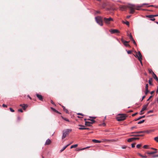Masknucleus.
Returning a JSON list of instances; mask_svg holds the SVG:
<instances>
[{"label":"nucleus","mask_w":158,"mask_h":158,"mask_svg":"<svg viewBox=\"0 0 158 158\" xmlns=\"http://www.w3.org/2000/svg\"><path fill=\"white\" fill-rule=\"evenodd\" d=\"M153 78L158 82V78L154 73H153Z\"/></svg>","instance_id":"f3484780"},{"label":"nucleus","mask_w":158,"mask_h":158,"mask_svg":"<svg viewBox=\"0 0 158 158\" xmlns=\"http://www.w3.org/2000/svg\"><path fill=\"white\" fill-rule=\"evenodd\" d=\"M148 146L147 145H145L143 146V147L144 148H147Z\"/></svg>","instance_id":"5fc2aeb1"},{"label":"nucleus","mask_w":158,"mask_h":158,"mask_svg":"<svg viewBox=\"0 0 158 158\" xmlns=\"http://www.w3.org/2000/svg\"><path fill=\"white\" fill-rule=\"evenodd\" d=\"M110 31L111 33V34H114L115 33H119V31L115 29H111L110 30Z\"/></svg>","instance_id":"6e6552de"},{"label":"nucleus","mask_w":158,"mask_h":158,"mask_svg":"<svg viewBox=\"0 0 158 158\" xmlns=\"http://www.w3.org/2000/svg\"><path fill=\"white\" fill-rule=\"evenodd\" d=\"M150 6H151V7H153V6H154V7H155L156 8H157L158 7V6H154V5H150V6H148V7H150Z\"/></svg>","instance_id":"8fccbe9b"},{"label":"nucleus","mask_w":158,"mask_h":158,"mask_svg":"<svg viewBox=\"0 0 158 158\" xmlns=\"http://www.w3.org/2000/svg\"><path fill=\"white\" fill-rule=\"evenodd\" d=\"M100 13V12L99 11H96V13H97V14H98V13Z\"/></svg>","instance_id":"338daca9"},{"label":"nucleus","mask_w":158,"mask_h":158,"mask_svg":"<svg viewBox=\"0 0 158 158\" xmlns=\"http://www.w3.org/2000/svg\"><path fill=\"white\" fill-rule=\"evenodd\" d=\"M158 157V154L156 155H154L152 156V157L154 158L156 157Z\"/></svg>","instance_id":"864d4df0"},{"label":"nucleus","mask_w":158,"mask_h":158,"mask_svg":"<svg viewBox=\"0 0 158 158\" xmlns=\"http://www.w3.org/2000/svg\"><path fill=\"white\" fill-rule=\"evenodd\" d=\"M135 132L137 133H145V131H135Z\"/></svg>","instance_id":"473e14b6"},{"label":"nucleus","mask_w":158,"mask_h":158,"mask_svg":"<svg viewBox=\"0 0 158 158\" xmlns=\"http://www.w3.org/2000/svg\"><path fill=\"white\" fill-rule=\"evenodd\" d=\"M103 19V21L106 24H109L111 21H113V19L111 17H109V18H106L104 17Z\"/></svg>","instance_id":"7ed1b4c3"},{"label":"nucleus","mask_w":158,"mask_h":158,"mask_svg":"<svg viewBox=\"0 0 158 158\" xmlns=\"http://www.w3.org/2000/svg\"><path fill=\"white\" fill-rule=\"evenodd\" d=\"M145 117V115H143V116H140L139 118H137L135 119L134 120L135 121H136L139 120L142 118H144Z\"/></svg>","instance_id":"dca6fc26"},{"label":"nucleus","mask_w":158,"mask_h":158,"mask_svg":"<svg viewBox=\"0 0 158 158\" xmlns=\"http://www.w3.org/2000/svg\"><path fill=\"white\" fill-rule=\"evenodd\" d=\"M10 111H11V112H13L15 111V110L11 108H10Z\"/></svg>","instance_id":"a19ab883"},{"label":"nucleus","mask_w":158,"mask_h":158,"mask_svg":"<svg viewBox=\"0 0 158 158\" xmlns=\"http://www.w3.org/2000/svg\"><path fill=\"white\" fill-rule=\"evenodd\" d=\"M18 111H20V112H23V110L22 109H19L18 110Z\"/></svg>","instance_id":"603ef678"},{"label":"nucleus","mask_w":158,"mask_h":158,"mask_svg":"<svg viewBox=\"0 0 158 158\" xmlns=\"http://www.w3.org/2000/svg\"><path fill=\"white\" fill-rule=\"evenodd\" d=\"M157 151H155L154 152H148L147 153V154H148L151 155V154H154L156 153H157Z\"/></svg>","instance_id":"b1692460"},{"label":"nucleus","mask_w":158,"mask_h":158,"mask_svg":"<svg viewBox=\"0 0 158 158\" xmlns=\"http://www.w3.org/2000/svg\"><path fill=\"white\" fill-rule=\"evenodd\" d=\"M17 119L18 121H19L20 120V118L19 116L18 117Z\"/></svg>","instance_id":"bf43d9fd"},{"label":"nucleus","mask_w":158,"mask_h":158,"mask_svg":"<svg viewBox=\"0 0 158 158\" xmlns=\"http://www.w3.org/2000/svg\"><path fill=\"white\" fill-rule=\"evenodd\" d=\"M141 144H138L136 145V147L138 148H140V147H141Z\"/></svg>","instance_id":"f704fd0d"},{"label":"nucleus","mask_w":158,"mask_h":158,"mask_svg":"<svg viewBox=\"0 0 158 158\" xmlns=\"http://www.w3.org/2000/svg\"><path fill=\"white\" fill-rule=\"evenodd\" d=\"M145 121L144 120H143L142 121H139L137 123L138 124H140L144 123Z\"/></svg>","instance_id":"c85d7f7f"},{"label":"nucleus","mask_w":158,"mask_h":158,"mask_svg":"<svg viewBox=\"0 0 158 158\" xmlns=\"http://www.w3.org/2000/svg\"><path fill=\"white\" fill-rule=\"evenodd\" d=\"M154 91H151V92L150 93H151V94H152L154 93Z\"/></svg>","instance_id":"774afa93"},{"label":"nucleus","mask_w":158,"mask_h":158,"mask_svg":"<svg viewBox=\"0 0 158 158\" xmlns=\"http://www.w3.org/2000/svg\"><path fill=\"white\" fill-rule=\"evenodd\" d=\"M122 41L123 43L124 44L126 47H129L130 45L127 43L129 42V41H123V40H122Z\"/></svg>","instance_id":"f8f14e48"},{"label":"nucleus","mask_w":158,"mask_h":158,"mask_svg":"<svg viewBox=\"0 0 158 158\" xmlns=\"http://www.w3.org/2000/svg\"><path fill=\"white\" fill-rule=\"evenodd\" d=\"M92 124V123L90 122L85 121V125L86 126L90 127L91 126V125Z\"/></svg>","instance_id":"9b49d317"},{"label":"nucleus","mask_w":158,"mask_h":158,"mask_svg":"<svg viewBox=\"0 0 158 158\" xmlns=\"http://www.w3.org/2000/svg\"><path fill=\"white\" fill-rule=\"evenodd\" d=\"M79 126L81 127L79 128V130H85V127H84V125H79Z\"/></svg>","instance_id":"412c9836"},{"label":"nucleus","mask_w":158,"mask_h":158,"mask_svg":"<svg viewBox=\"0 0 158 158\" xmlns=\"http://www.w3.org/2000/svg\"><path fill=\"white\" fill-rule=\"evenodd\" d=\"M152 97V95H151V96H150L149 97V98L148 99L147 101H149Z\"/></svg>","instance_id":"49530a36"},{"label":"nucleus","mask_w":158,"mask_h":158,"mask_svg":"<svg viewBox=\"0 0 158 158\" xmlns=\"http://www.w3.org/2000/svg\"><path fill=\"white\" fill-rule=\"evenodd\" d=\"M149 92V91L148 89H145V94L147 95L148 93Z\"/></svg>","instance_id":"72a5a7b5"},{"label":"nucleus","mask_w":158,"mask_h":158,"mask_svg":"<svg viewBox=\"0 0 158 158\" xmlns=\"http://www.w3.org/2000/svg\"><path fill=\"white\" fill-rule=\"evenodd\" d=\"M71 144V143H69V144H67L66 145H65V146H64L63 147V148L60 150V152H62L63 151L64 149H65L66 148H67V147L68 146Z\"/></svg>","instance_id":"6ab92c4d"},{"label":"nucleus","mask_w":158,"mask_h":158,"mask_svg":"<svg viewBox=\"0 0 158 158\" xmlns=\"http://www.w3.org/2000/svg\"><path fill=\"white\" fill-rule=\"evenodd\" d=\"M152 78H150L148 80L149 83V85H152V82H151V81H152Z\"/></svg>","instance_id":"bb28decb"},{"label":"nucleus","mask_w":158,"mask_h":158,"mask_svg":"<svg viewBox=\"0 0 158 158\" xmlns=\"http://www.w3.org/2000/svg\"><path fill=\"white\" fill-rule=\"evenodd\" d=\"M36 96L41 101H43V96L41 95L37 94Z\"/></svg>","instance_id":"9d476101"},{"label":"nucleus","mask_w":158,"mask_h":158,"mask_svg":"<svg viewBox=\"0 0 158 158\" xmlns=\"http://www.w3.org/2000/svg\"><path fill=\"white\" fill-rule=\"evenodd\" d=\"M123 23H124L126 24L128 26H129V23L128 21H127L125 22H124L123 21Z\"/></svg>","instance_id":"a878e982"},{"label":"nucleus","mask_w":158,"mask_h":158,"mask_svg":"<svg viewBox=\"0 0 158 158\" xmlns=\"http://www.w3.org/2000/svg\"><path fill=\"white\" fill-rule=\"evenodd\" d=\"M122 149H125L126 148V146H123L122 147Z\"/></svg>","instance_id":"6e6d98bb"},{"label":"nucleus","mask_w":158,"mask_h":158,"mask_svg":"<svg viewBox=\"0 0 158 158\" xmlns=\"http://www.w3.org/2000/svg\"><path fill=\"white\" fill-rule=\"evenodd\" d=\"M147 109V108H146V106H143L142 108V109L141 110L140 112V114H143V113H142V112L146 110Z\"/></svg>","instance_id":"ddd939ff"},{"label":"nucleus","mask_w":158,"mask_h":158,"mask_svg":"<svg viewBox=\"0 0 158 158\" xmlns=\"http://www.w3.org/2000/svg\"><path fill=\"white\" fill-rule=\"evenodd\" d=\"M62 107L63 108V110L64 111H65L66 113H68V110L67 109H66L65 108V107L64 106H62Z\"/></svg>","instance_id":"4be33fe9"},{"label":"nucleus","mask_w":158,"mask_h":158,"mask_svg":"<svg viewBox=\"0 0 158 158\" xmlns=\"http://www.w3.org/2000/svg\"><path fill=\"white\" fill-rule=\"evenodd\" d=\"M92 141L93 142L95 143H100L101 142L100 140H96V139H92Z\"/></svg>","instance_id":"a211bd4d"},{"label":"nucleus","mask_w":158,"mask_h":158,"mask_svg":"<svg viewBox=\"0 0 158 158\" xmlns=\"http://www.w3.org/2000/svg\"><path fill=\"white\" fill-rule=\"evenodd\" d=\"M51 143V141L49 139H48L46 140L45 142V144L47 145H49Z\"/></svg>","instance_id":"aec40b11"},{"label":"nucleus","mask_w":158,"mask_h":158,"mask_svg":"<svg viewBox=\"0 0 158 158\" xmlns=\"http://www.w3.org/2000/svg\"><path fill=\"white\" fill-rule=\"evenodd\" d=\"M158 16V15H148L146 16V17L147 18H153L154 17H156Z\"/></svg>","instance_id":"2eb2a0df"},{"label":"nucleus","mask_w":158,"mask_h":158,"mask_svg":"<svg viewBox=\"0 0 158 158\" xmlns=\"http://www.w3.org/2000/svg\"><path fill=\"white\" fill-rule=\"evenodd\" d=\"M137 128V127L136 126H133V127H131V130H132L133 129V128Z\"/></svg>","instance_id":"09e8293b"},{"label":"nucleus","mask_w":158,"mask_h":158,"mask_svg":"<svg viewBox=\"0 0 158 158\" xmlns=\"http://www.w3.org/2000/svg\"><path fill=\"white\" fill-rule=\"evenodd\" d=\"M151 149H153V150H155V151H157V149H156V148H151Z\"/></svg>","instance_id":"e2e57ef3"},{"label":"nucleus","mask_w":158,"mask_h":158,"mask_svg":"<svg viewBox=\"0 0 158 158\" xmlns=\"http://www.w3.org/2000/svg\"><path fill=\"white\" fill-rule=\"evenodd\" d=\"M139 139V138H136V137H134V138H131L127 140V141L129 142H131L133 140H138Z\"/></svg>","instance_id":"1a4fd4ad"},{"label":"nucleus","mask_w":158,"mask_h":158,"mask_svg":"<svg viewBox=\"0 0 158 158\" xmlns=\"http://www.w3.org/2000/svg\"><path fill=\"white\" fill-rule=\"evenodd\" d=\"M149 103L148 102L146 104L144 105L143 106H146V108H147V107L148 106V105L149 104Z\"/></svg>","instance_id":"4d7b16f0"},{"label":"nucleus","mask_w":158,"mask_h":158,"mask_svg":"<svg viewBox=\"0 0 158 158\" xmlns=\"http://www.w3.org/2000/svg\"><path fill=\"white\" fill-rule=\"evenodd\" d=\"M135 56L138 57L139 61H140V59H142V55L140 51L138 52V54H136Z\"/></svg>","instance_id":"0eeeda50"},{"label":"nucleus","mask_w":158,"mask_h":158,"mask_svg":"<svg viewBox=\"0 0 158 158\" xmlns=\"http://www.w3.org/2000/svg\"><path fill=\"white\" fill-rule=\"evenodd\" d=\"M149 73H152V74H153V73H154L152 70V69H149Z\"/></svg>","instance_id":"ea45409f"},{"label":"nucleus","mask_w":158,"mask_h":158,"mask_svg":"<svg viewBox=\"0 0 158 158\" xmlns=\"http://www.w3.org/2000/svg\"><path fill=\"white\" fill-rule=\"evenodd\" d=\"M131 40L132 41H133L134 44L136 46L137 45L136 43V42H135V40H134L133 39Z\"/></svg>","instance_id":"c9c22d12"},{"label":"nucleus","mask_w":158,"mask_h":158,"mask_svg":"<svg viewBox=\"0 0 158 158\" xmlns=\"http://www.w3.org/2000/svg\"><path fill=\"white\" fill-rule=\"evenodd\" d=\"M131 147L132 148H134L135 147V143H133L131 144Z\"/></svg>","instance_id":"a18cd8bd"},{"label":"nucleus","mask_w":158,"mask_h":158,"mask_svg":"<svg viewBox=\"0 0 158 158\" xmlns=\"http://www.w3.org/2000/svg\"><path fill=\"white\" fill-rule=\"evenodd\" d=\"M155 140L157 142H158V136L154 138Z\"/></svg>","instance_id":"4c0bfd02"},{"label":"nucleus","mask_w":158,"mask_h":158,"mask_svg":"<svg viewBox=\"0 0 158 158\" xmlns=\"http://www.w3.org/2000/svg\"><path fill=\"white\" fill-rule=\"evenodd\" d=\"M89 118H93V119H95L96 117H91V116H89Z\"/></svg>","instance_id":"13d9d810"},{"label":"nucleus","mask_w":158,"mask_h":158,"mask_svg":"<svg viewBox=\"0 0 158 158\" xmlns=\"http://www.w3.org/2000/svg\"><path fill=\"white\" fill-rule=\"evenodd\" d=\"M63 118L64 120H65V121H67V122H69V120L65 118H64V117H62Z\"/></svg>","instance_id":"e433bc0d"},{"label":"nucleus","mask_w":158,"mask_h":158,"mask_svg":"<svg viewBox=\"0 0 158 158\" xmlns=\"http://www.w3.org/2000/svg\"><path fill=\"white\" fill-rule=\"evenodd\" d=\"M127 35L128 36H129L130 39V40H131L132 39H133L132 37V35L131 34L130 35H129L128 34Z\"/></svg>","instance_id":"c756f323"},{"label":"nucleus","mask_w":158,"mask_h":158,"mask_svg":"<svg viewBox=\"0 0 158 158\" xmlns=\"http://www.w3.org/2000/svg\"><path fill=\"white\" fill-rule=\"evenodd\" d=\"M145 89H148V84H146L145 85Z\"/></svg>","instance_id":"79ce46f5"},{"label":"nucleus","mask_w":158,"mask_h":158,"mask_svg":"<svg viewBox=\"0 0 158 158\" xmlns=\"http://www.w3.org/2000/svg\"><path fill=\"white\" fill-rule=\"evenodd\" d=\"M96 21L99 25L101 26H102L103 23L102 20H103V18L101 16H98L95 17Z\"/></svg>","instance_id":"f257e3e1"},{"label":"nucleus","mask_w":158,"mask_h":158,"mask_svg":"<svg viewBox=\"0 0 158 158\" xmlns=\"http://www.w3.org/2000/svg\"><path fill=\"white\" fill-rule=\"evenodd\" d=\"M131 16V15H128L127 16V19H129V18H130Z\"/></svg>","instance_id":"69168bd1"},{"label":"nucleus","mask_w":158,"mask_h":158,"mask_svg":"<svg viewBox=\"0 0 158 158\" xmlns=\"http://www.w3.org/2000/svg\"><path fill=\"white\" fill-rule=\"evenodd\" d=\"M152 131H153L152 130H147V131H145V133H147L148 134H149Z\"/></svg>","instance_id":"7c9ffc66"},{"label":"nucleus","mask_w":158,"mask_h":158,"mask_svg":"<svg viewBox=\"0 0 158 158\" xmlns=\"http://www.w3.org/2000/svg\"><path fill=\"white\" fill-rule=\"evenodd\" d=\"M148 4L146 3H144L140 5H135L134 4H132L131 5L133 6H134L135 7V9L137 10H140V8L141 7H143V6L146 5H148Z\"/></svg>","instance_id":"39448f33"},{"label":"nucleus","mask_w":158,"mask_h":158,"mask_svg":"<svg viewBox=\"0 0 158 158\" xmlns=\"http://www.w3.org/2000/svg\"><path fill=\"white\" fill-rule=\"evenodd\" d=\"M134 136H144V135L141 134V135H133Z\"/></svg>","instance_id":"2f4dec72"},{"label":"nucleus","mask_w":158,"mask_h":158,"mask_svg":"<svg viewBox=\"0 0 158 158\" xmlns=\"http://www.w3.org/2000/svg\"><path fill=\"white\" fill-rule=\"evenodd\" d=\"M126 118V116L124 114H120V116L117 118L118 121H121L124 120Z\"/></svg>","instance_id":"20e7f679"},{"label":"nucleus","mask_w":158,"mask_h":158,"mask_svg":"<svg viewBox=\"0 0 158 158\" xmlns=\"http://www.w3.org/2000/svg\"><path fill=\"white\" fill-rule=\"evenodd\" d=\"M153 110H150L149 111H148L147 112V113L148 114H149L150 113H153Z\"/></svg>","instance_id":"58836bf2"},{"label":"nucleus","mask_w":158,"mask_h":158,"mask_svg":"<svg viewBox=\"0 0 158 158\" xmlns=\"http://www.w3.org/2000/svg\"><path fill=\"white\" fill-rule=\"evenodd\" d=\"M150 18V20L151 21H154L155 20V19L154 18Z\"/></svg>","instance_id":"c03bdc74"},{"label":"nucleus","mask_w":158,"mask_h":158,"mask_svg":"<svg viewBox=\"0 0 158 158\" xmlns=\"http://www.w3.org/2000/svg\"><path fill=\"white\" fill-rule=\"evenodd\" d=\"M145 98V96H143L142 98V99H141V101H142L143 100V99Z\"/></svg>","instance_id":"0e129e2a"},{"label":"nucleus","mask_w":158,"mask_h":158,"mask_svg":"<svg viewBox=\"0 0 158 158\" xmlns=\"http://www.w3.org/2000/svg\"><path fill=\"white\" fill-rule=\"evenodd\" d=\"M127 53L128 54H131L132 53L131 51V50H128L127 51Z\"/></svg>","instance_id":"37998d69"},{"label":"nucleus","mask_w":158,"mask_h":158,"mask_svg":"<svg viewBox=\"0 0 158 158\" xmlns=\"http://www.w3.org/2000/svg\"><path fill=\"white\" fill-rule=\"evenodd\" d=\"M78 146V145L77 144H76L75 145H72L71 146L70 148H75L77 147Z\"/></svg>","instance_id":"393cba45"},{"label":"nucleus","mask_w":158,"mask_h":158,"mask_svg":"<svg viewBox=\"0 0 158 158\" xmlns=\"http://www.w3.org/2000/svg\"><path fill=\"white\" fill-rule=\"evenodd\" d=\"M72 129H66L63 131V135L62 137V139H64L66 136L68 135L69 132L72 131Z\"/></svg>","instance_id":"f03ea898"},{"label":"nucleus","mask_w":158,"mask_h":158,"mask_svg":"<svg viewBox=\"0 0 158 158\" xmlns=\"http://www.w3.org/2000/svg\"><path fill=\"white\" fill-rule=\"evenodd\" d=\"M51 103L53 105H55L54 103L52 100H51Z\"/></svg>","instance_id":"052dcab7"},{"label":"nucleus","mask_w":158,"mask_h":158,"mask_svg":"<svg viewBox=\"0 0 158 158\" xmlns=\"http://www.w3.org/2000/svg\"><path fill=\"white\" fill-rule=\"evenodd\" d=\"M51 109L52 110H53V111H54L55 112H56V113H58V114H60V112H59L57 110H56L55 109L51 107Z\"/></svg>","instance_id":"5701e85b"},{"label":"nucleus","mask_w":158,"mask_h":158,"mask_svg":"<svg viewBox=\"0 0 158 158\" xmlns=\"http://www.w3.org/2000/svg\"><path fill=\"white\" fill-rule=\"evenodd\" d=\"M77 114L80 115H82V116L83 115L82 113H78Z\"/></svg>","instance_id":"680f3d73"},{"label":"nucleus","mask_w":158,"mask_h":158,"mask_svg":"<svg viewBox=\"0 0 158 158\" xmlns=\"http://www.w3.org/2000/svg\"><path fill=\"white\" fill-rule=\"evenodd\" d=\"M20 106L22 107L24 110H25L26 109V108L28 106L27 105H25V104H20Z\"/></svg>","instance_id":"4468645a"},{"label":"nucleus","mask_w":158,"mask_h":158,"mask_svg":"<svg viewBox=\"0 0 158 158\" xmlns=\"http://www.w3.org/2000/svg\"><path fill=\"white\" fill-rule=\"evenodd\" d=\"M137 114H138V113L137 112H136V113H135L132 114V116H134L135 115H136Z\"/></svg>","instance_id":"de8ad7c7"},{"label":"nucleus","mask_w":158,"mask_h":158,"mask_svg":"<svg viewBox=\"0 0 158 158\" xmlns=\"http://www.w3.org/2000/svg\"><path fill=\"white\" fill-rule=\"evenodd\" d=\"M88 120H90L91 122V123H92V124H93L94 123H95V121L94 120V119H87Z\"/></svg>","instance_id":"cd10ccee"},{"label":"nucleus","mask_w":158,"mask_h":158,"mask_svg":"<svg viewBox=\"0 0 158 158\" xmlns=\"http://www.w3.org/2000/svg\"><path fill=\"white\" fill-rule=\"evenodd\" d=\"M2 106L3 107H7V106L5 104H3L2 105Z\"/></svg>","instance_id":"3c124183"},{"label":"nucleus","mask_w":158,"mask_h":158,"mask_svg":"<svg viewBox=\"0 0 158 158\" xmlns=\"http://www.w3.org/2000/svg\"><path fill=\"white\" fill-rule=\"evenodd\" d=\"M131 4H130V6H128V8H129L130 10V13L133 14L135 12L134 8H133L134 6H133L131 5Z\"/></svg>","instance_id":"423d86ee"}]
</instances>
